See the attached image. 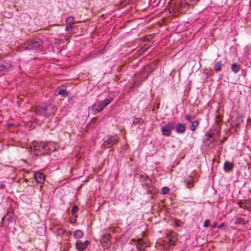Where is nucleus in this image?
I'll use <instances>...</instances> for the list:
<instances>
[{
    "label": "nucleus",
    "mask_w": 251,
    "mask_h": 251,
    "mask_svg": "<svg viewBox=\"0 0 251 251\" xmlns=\"http://www.w3.org/2000/svg\"><path fill=\"white\" fill-rule=\"evenodd\" d=\"M191 125L190 126V129L192 131H194L196 130V128L199 126V122L197 120H196L194 121H192V122H191Z\"/></svg>",
    "instance_id": "nucleus-20"
},
{
    "label": "nucleus",
    "mask_w": 251,
    "mask_h": 251,
    "mask_svg": "<svg viewBox=\"0 0 251 251\" xmlns=\"http://www.w3.org/2000/svg\"><path fill=\"white\" fill-rule=\"evenodd\" d=\"M231 125L232 126V127L233 128V127H234V123H232V124H231Z\"/></svg>",
    "instance_id": "nucleus-36"
},
{
    "label": "nucleus",
    "mask_w": 251,
    "mask_h": 251,
    "mask_svg": "<svg viewBox=\"0 0 251 251\" xmlns=\"http://www.w3.org/2000/svg\"><path fill=\"white\" fill-rule=\"evenodd\" d=\"M74 19L73 17H69L66 19V22L68 24L71 25L74 23Z\"/></svg>",
    "instance_id": "nucleus-24"
},
{
    "label": "nucleus",
    "mask_w": 251,
    "mask_h": 251,
    "mask_svg": "<svg viewBox=\"0 0 251 251\" xmlns=\"http://www.w3.org/2000/svg\"><path fill=\"white\" fill-rule=\"evenodd\" d=\"M160 2L164 4L165 3V0H160Z\"/></svg>",
    "instance_id": "nucleus-33"
},
{
    "label": "nucleus",
    "mask_w": 251,
    "mask_h": 251,
    "mask_svg": "<svg viewBox=\"0 0 251 251\" xmlns=\"http://www.w3.org/2000/svg\"><path fill=\"white\" fill-rule=\"evenodd\" d=\"M176 242V240L174 238H169V241L168 242V244L169 246H172L175 245Z\"/></svg>",
    "instance_id": "nucleus-27"
},
{
    "label": "nucleus",
    "mask_w": 251,
    "mask_h": 251,
    "mask_svg": "<svg viewBox=\"0 0 251 251\" xmlns=\"http://www.w3.org/2000/svg\"><path fill=\"white\" fill-rule=\"evenodd\" d=\"M240 65L236 63H234L231 65V70L235 74H237V73H238L240 70Z\"/></svg>",
    "instance_id": "nucleus-17"
},
{
    "label": "nucleus",
    "mask_w": 251,
    "mask_h": 251,
    "mask_svg": "<svg viewBox=\"0 0 251 251\" xmlns=\"http://www.w3.org/2000/svg\"><path fill=\"white\" fill-rule=\"evenodd\" d=\"M210 224V221L209 220H206L204 221L203 223V226L205 227H207L209 226Z\"/></svg>",
    "instance_id": "nucleus-30"
},
{
    "label": "nucleus",
    "mask_w": 251,
    "mask_h": 251,
    "mask_svg": "<svg viewBox=\"0 0 251 251\" xmlns=\"http://www.w3.org/2000/svg\"><path fill=\"white\" fill-rule=\"evenodd\" d=\"M112 100V99L109 100V99H105L103 101H101L100 102H102L103 104V107H105L107 105H108L111 101Z\"/></svg>",
    "instance_id": "nucleus-23"
},
{
    "label": "nucleus",
    "mask_w": 251,
    "mask_h": 251,
    "mask_svg": "<svg viewBox=\"0 0 251 251\" xmlns=\"http://www.w3.org/2000/svg\"><path fill=\"white\" fill-rule=\"evenodd\" d=\"M246 207L247 208V209H249V207L248 206H246Z\"/></svg>",
    "instance_id": "nucleus-38"
},
{
    "label": "nucleus",
    "mask_w": 251,
    "mask_h": 251,
    "mask_svg": "<svg viewBox=\"0 0 251 251\" xmlns=\"http://www.w3.org/2000/svg\"><path fill=\"white\" fill-rule=\"evenodd\" d=\"M111 238V235L108 234H106L104 235L100 239V242L102 244H106V246H109L110 245V239Z\"/></svg>",
    "instance_id": "nucleus-13"
},
{
    "label": "nucleus",
    "mask_w": 251,
    "mask_h": 251,
    "mask_svg": "<svg viewBox=\"0 0 251 251\" xmlns=\"http://www.w3.org/2000/svg\"><path fill=\"white\" fill-rule=\"evenodd\" d=\"M223 226H224V225H223V224H222V225H219V226H218V228H222V227Z\"/></svg>",
    "instance_id": "nucleus-32"
},
{
    "label": "nucleus",
    "mask_w": 251,
    "mask_h": 251,
    "mask_svg": "<svg viewBox=\"0 0 251 251\" xmlns=\"http://www.w3.org/2000/svg\"><path fill=\"white\" fill-rule=\"evenodd\" d=\"M153 71L149 66H145L143 68L141 73L139 74L137 78L138 79L134 82L135 85H139L141 82L146 80L148 75Z\"/></svg>",
    "instance_id": "nucleus-3"
},
{
    "label": "nucleus",
    "mask_w": 251,
    "mask_h": 251,
    "mask_svg": "<svg viewBox=\"0 0 251 251\" xmlns=\"http://www.w3.org/2000/svg\"><path fill=\"white\" fill-rule=\"evenodd\" d=\"M43 41L38 38L33 39L25 43L23 45V48L26 50H32L40 49L43 45Z\"/></svg>",
    "instance_id": "nucleus-2"
},
{
    "label": "nucleus",
    "mask_w": 251,
    "mask_h": 251,
    "mask_svg": "<svg viewBox=\"0 0 251 251\" xmlns=\"http://www.w3.org/2000/svg\"><path fill=\"white\" fill-rule=\"evenodd\" d=\"M103 108L104 107H103V104L102 102L97 101L92 105V109L94 112V114H96L101 111Z\"/></svg>",
    "instance_id": "nucleus-9"
},
{
    "label": "nucleus",
    "mask_w": 251,
    "mask_h": 251,
    "mask_svg": "<svg viewBox=\"0 0 251 251\" xmlns=\"http://www.w3.org/2000/svg\"><path fill=\"white\" fill-rule=\"evenodd\" d=\"M35 179L37 181V183H42L44 182L45 177L43 173L40 172H36L34 175Z\"/></svg>",
    "instance_id": "nucleus-11"
},
{
    "label": "nucleus",
    "mask_w": 251,
    "mask_h": 251,
    "mask_svg": "<svg viewBox=\"0 0 251 251\" xmlns=\"http://www.w3.org/2000/svg\"><path fill=\"white\" fill-rule=\"evenodd\" d=\"M141 119L137 118H134L133 120V123L134 125L140 124Z\"/></svg>",
    "instance_id": "nucleus-29"
},
{
    "label": "nucleus",
    "mask_w": 251,
    "mask_h": 251,
    "mask_svg": "<svg viewBox=\"0 0 251 251\" xmlns=\"http://www.w3.org/2000/svg\"><path fill=\"white\" fill-rule=\"evenodd\" d=\"M35 151H42L43 150H48V144L45 142H36L34 145Z\"/></svg>",
    "instance_id": "nucleus-7"
},
{
    "label": "nucleus",
    "mask_w": 251,
    "mask_h": 251,
    "mask_svg": "<svg viewBox=\"0 0 251 251\" xmlns=\"http://www.w3.org/2000/svg\"><path fill=\"white\" fill-rule=\"evenodd\" d=\"M65 234L67 236H68V237L72 235V232L71 231H66V232H65Z\"/></svg>",
    "instance_id": "nucleus-31"
},
{
    "label": "nucleus",
    "mask_w": 251,
    "mask_h": 251,
    "mask_svg": "<svg viewBox=\"0 0 251 251\" xmlns=\"http://www.w3.org/2000/svg\"><path fill=\"white\" fill-rule=\"evenodd\" d=\"M246 207L247 208V209H249V207L248 206H246Z\"/></svg>",
    "instance_id": "nucleus-39"
},
{
    "label": "nucleus",
    "mask_w": 251,
    "mask_h": 251,
    "mask_svg": "<svg viewBox=\"0 0 251 251\" xmlns=\"http://www.w3.org/2000/svg\"><path fill=\"white\" fill-rule=\"evenodd\" d=\"M66 90L63 88L56 90L54 92V94L56 96L60 95L62 96H65L66 95Z\"/></svg>",
    "instance_id": "nucleus-18"
},
{
    "label": "nucleus",
    "mask_w": 251,
    "mask_h": 251,
    "mask_svg": "<svg viewBox=\"0 0 251 251\" xmlns=\"http://www.w3.org/2000/svg\"><path fill=\"white\" fill-rule=\"evenodd\" d=\"M136 248L139 250L144 251L146 248L148 247L147 243L145 242H142L141 240H139V242L136 244Z\"/></svg>",
    "instance_id": "nucleus-14"
},
{
    "label": "nucleus",
    "mask_w": 251,
    "mask_h": 251,
    "mask_svg": "<svg viewBox=\"0 0 251 251\" xmlns=\"http://www.w3.org/2000/svg\"><path fill=\"white\" fill-rule=\"evenodd\" d=\"M169 192V189L168 187H163L162 188V193L164 194V195H166L167 194H168Z\"/></svg>",
    "instance_id": "nucleus-26"
},
{
    "label": "nucleus",
    "mask_w": 251,
    "mask_h": 251,
    "mask_svg": "<svg viewBox=\"0 0 251 251\" xmlns=\"http://www.w3.org/2000/svg\"><path fill=\"white\" fill-rule=\"evenodd\" d=\"M223 66L221 61H218L214 63V69L216 72H218L221 70L222 67Z\"/></svg>",
    "instance_id": "nucleus-19"
},
{
    "label": "nucleus",
    "mask_w": 251,
    "mask_h": 251,
    "mask_svg": "<svg viewBox=\"0 0 251 251\" xmlns=\"http://www.w3.org/2000/svg\"><path fill=\"white\" fill-rule=\"evenodd\" d=\"M36 112L39 115L49 117L54 113V106L50 103H44L37 105L35 108Z\"/></svg>",
    "instance_id": "nucleus-1"
},
{
    "label": "nucleus",
    "mask_w": 251,
    "mask_h": 251,
    "mask_svg": "<svg viewBox=\"0 0 251 251\" xmlns=\"http://www.w3.org/2000/svg\"><path fill=\"white\" fill-rule=\"evenodd\" d=\"M9 66L8 63L0 64V71H4Z\"/></svg>",
    "instance_id": "nucleus-21"
},
{
    "label": "nucleus",
    "mask_w": 251,
    "mask_h": 251,
    "mask_svg": "<svg viewBox=\"0 0 251 251\" xmlns=\"http://www.w3.org/2000/svg\"><path fill=\"white\" fill-rule=\"evenodd\" d=\"M194 178L190 176L184 179V183L186 184V187L188 189H191L194 186Z\"/></svg>",
    "instance_id": "nucleus-10"
},
{
    "label": "nucleus",
    "mask_w": 251,
    "mask_h": 251,
    "mask_svg": "<svg viewBox=\"0 0 251 251\" xmlns=\"http://www.w3.org/2000/svg\"><path fill=\"white\" fill-rule=\"evenodd\" d=\"M185 119L186 120L191 123L192 122L193 117L190 115L187 114L185 116Z\"/></svg>",
    "instance_id": "nucleus-28"
},
{
    "label": "nucleus",
    "mask_w": 251,
    "mask_h": 251,
    "mask_svg": "<svg viewBox=\"0 0 251 251\" xmlns=\"http://www.w3.org/2000/svg\"><path fill=\"white\" fill-rule=\"evenodd\" d=\"M235 125H236V127H238V126H239V124H235Z\"/></svg>",
    "instance_id": "nucleus-37"
},
{
    "label": "nucleus",
    "mask_w": 251,
    "mask_h": 251,
    "mask_svg": "<svg viewBox=\"0 0 251 251\" xmlns=\"http://www.w3.org/2000/svg\"><path fill=\"white\" fill-rule=\"evenodd\" d=\"M175 127V123L172 121L169 122L163 125L161 127L162 135L166 136H170L172 131L174 129Z\"/></svg>",
    "instance_id": "nucleus-4"
},
{
    "label": "nucleus",
    "mask_w": 251,
    "mask_h": 251,
    "mask_svg": "<svg viewBox=\"0 0 251 251\" xmlns=\"http://www.w3.org/2000/svg\"><path fill=\"white\" fill-rule=\"evenodd\" d=\"M84 233L81 230H76L74 233V237L75 239H79L83 236Z\"/></svg>",
    "instance_id": "nucleus-16"
},
{
    "label": "nucleus",
    "mask_w": 251,
    "mask_h": 251,
    "mask_svg": "<svg viewBox=\"0 0 251 251\" xmlns=\"http://www.w3.org/2000/svg\"><path fill=\"white\" fill-rule=\"evenodd\" d=\"M90 242L88 240H86L84 242H76L75 247L78 251H83L87 248Z\"/></svg>",
    "instance_id": "nucleus-8"
},
{
    "label": "nucleus",
    "mask_w": 251,
    "mask_h": 251,
    "mask_svg": "<svg viewBox=\"0 0 251 251\" xmlns=\"http://www.w3.org/2000/svg\"><path fill=\"white\" fill-rule=\"evenodd\" d=\"M139 251H140V250H139Z\"/></svg>",
    "instance_id": "nucleus-41"
},
{
    "label": "nucleus",
    "mask_w": 251,
    "mask_h": 251,
    "mask_svg": "<svg viewBox=\"0 0 251 251\" xmlns=\"http://www.w3.org/2000/svg\"><path fill=\"white\" fill-rule=\"evenodd\" d=\"M216 226H217V224H216V223H215V224L213 225V227H215Z\"/></svg>",
    "instance_id": "nucleus-35"
},
{
    "label": "nucleus",
    "mask_w": 251,
    "mask_h": 251,
    "mask_svg": "<svg viewBox=\"0 0 251 251\" xmlns=\"http://www.w3.org/2000/svg\"><path fill=\"white\" fill-rule=\"evenodd\" d=\"M140 181L142 183L143 187L149 189L151 187V180L145 174H140Z\"/></svg>",
    "instance_id": "nucleus-6"
},
{
    "label": "nucleus",
    "mask_w": 251,
    "mask_h": 251,
    "mask_svg": "<svg viewBox=\"0 0 251 251\" xmlns=\"http://www.w3.org/2000/svg\"><path fill=\"white\" fill-rule=\"evenodd\" d=\"M246 207L247 208V209H249V207L248 206H246Z\"/></svg>",
    "instance_id": "nucleus-40"
},
{
    "label": "nucleus",
    "mask_w": 251,
    "mask_h": 251,
    "mask_svg": "<svg viewBox=\"0 0 251 251\" xmlns=\"http://www.w3.org/2000/svg\"><path fill=\"white\" fill-rule=\"evenodd\" d=\"M186 130V127L184 124L178 123L176 126V131L177 133L183 134Z\"/></svg>",
    "instance_id": "nucleus-12"
},
{
    "label": "nucleus",
    "mask_w": 251,
    "mask_h": 251,
    "mask_svg": "<svg viewBox=\"0 0 251 251\" xmlns=\"http://www.w3.org/2000/svg\"><path fill=\"white\" fill-rule=\"evenodd\" d=\"M173 9H174V8H173V7H170V8H169V11H171V10H173Z\"/></svg>",
    "instance_id": "nucleus-34"
},
{
    "label": "nucleus",
    "mask_w": 251,
    "mask_h": 251,
    "mask_svg": "<svg viewBox=\"0 0 251 251\" xmlns=\"http://www.w3.org/2000/svg\"><path fill=\"white\" fill-rule=\"evenodd\" d=\"M119 140V137L117 135H110L106 139L103 143V145L105 148H109L113 145L116 144Z\"/></svg>",
    "instance_id": "nucleus-5"
},
{
    "label": "nucleus",
    "mask_w": 251,
    "mask_h": 251,
    "mask_svg": "<svg viewBox=\"0 0 251 251\" xmlns=\"http://www.w3.org/2000/svg\"><path fill=\"white\" fill-rule=\"evenodd\" d=\"M65 232L66 230L63 228L59 227L57 229V233L59 236L65 235Z\"/></svg>",
    "instance_id": "nucleus-22"
},
{
    "label": "nucleus",
    "mask_w": 251,
    "mask_h": 251,
    "mask_svg": "<svg viewBox=\"0 0 251 251\" xmlns=\"http://www.w3.org/2000/svg\"><path fill=\"white\" fill-rule=\"evenodd\" d=\"M78 209V207L76 205H75L73 207V208L71 210V214L75 216V214L76 213Z\"/></svg>",
    "instance_id": "nucleus-25"
},
{
    "label": "nucleus",
    "mask_w": 251,
    "mask_h": 251,
    "mask_svg": "<svg viewBox=\"0 0 251 251\" xmlns=\"http://www.w3.org/2000/svg\"><path fill=\"white\" fill-rule=\"evenodd\" d=\"M234 167V165L232 162L226 161L224 164V170L226 172L232 170Z\"/></svg>",
    "instance_id": "nucleus-15"
}]
</instances>
